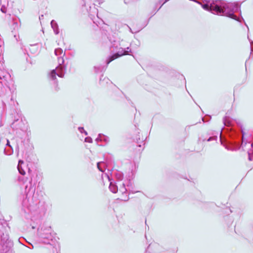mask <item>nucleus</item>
Instances as JSON below:
<instances>
[{
  "instance_id": "obj_1",
  "label": "nucleus",
  "mask_w": 253,
  "mask_h": 253,
  "mask_svg": "<svg viewBox=\"0 0 253 253\" xmlns=\"http://www.w3.org/2000/svg\"><path fill=\"white\" fill-rule=\"evenodd\" d=\"M128 54V51L125 50L123 52H119L118 53H115L110 56L109 58L108 61L107 62V64H109L110 62L115 60L116 59L121 57L123 55H126Z\"/></svg>"
},
{
  "instance_id": "obj_2",
  "label": "nucleus",
  "mask_w": 253,
  "mask_h": 253,
  "mask_svg": "<svg viewBox=\"0 0 253 253\" xmlns=\"http://www.w3.org/2000/svg\"><path fill=\"white\" fill-rule=\"evenodd\" d=\"M57 253L56 249L51 245L43 248V253Z\"/></svg>"
},
{
  "instance_id": "obj_3",
  "label": "nucleus",
  "mask_w": 253,
  "mask_h": 253,
  "mask_svg": "<svg viewBox=\"0 0 253 253\" xmlns=\"http://www.w3.org/2000/svg\"><path fill=\"white\" fill-rule=\"evenodd\" d=\"M211 10L215 11L217 14L223 13V9L217 5H211Z\"/></svg>"
},
{
  "instance_id": "obj_4",
  "label": "nucleus",
  "mask_w": 253,
  "mask_h": 253,
  "mask_svg": "<svg viewBox=\"0 0 253 253\" xmlns=\"http://www.w3.org/2000/svg\"><path fill=\"white\" fill-rule=\"evenodd\" d=\"M51 76L52 79H56V73L54 70L52 71V72L51 73Z\"/></svg>"
},
{
  "instance_id": "obj_5",
  "label": "nucleus",
  "mask_w": 253,
  "mask_h": 253,
  "mask_svg": "<svg viewBox=\"0 0 253 253\" xmlns=\"http://www.w3.org/2000/svg\"><path fill=\"white\" fill-rule=\"evenodd\" d=\"M97 168H98V169L100 170V171H102L99 168V163H97Z\"/></svg>"
},
{
  "instance_id": "obj_6",
  "label": "nucleus",
  "mask_w": 253,
  "mask_h": 253,
  "mask_svg": "<svg viewBox=\"0 0 253 253\" xmlns=\"http://www.w3.org/2000/svg\"><path fill=\"white\" fill-rule=\"evenodd\" d=\"M19 172L20 173H21L22 174H23V175L24 174L25 172H23V171H21L19 169Z\"/></svg>"
},
{
  "instance_id": "obj_7",
  "label": "nucleus",
  "mask_w": 253,
  "mask_h": 253,
  "mask_svg": "<svg viewBox=\"0 0 253 253\" xmlns=\"http://www.w3.org/2000/svg\"><path fill=\"white\" fill-rule=\"evenodd\" d=\"M19 172L20 173H21L22 174H23V175L24 174L25 172H23V171H21L19 169Z\"/></svg>"
},
{
  "instance_id": "obj_8",
  "label": "nucleus",
  "mask_w": 253,
  "mask_h": 253,
  "mask_svg": "<svg viewBox=\"0 0 253 253\" xmlns=\"http://www.w3.org/2000/svg\"><path fill=\"white\" fill-rule=\"evenodd\" d=\"M112 187L114 188V189H115V187L114 186H110V188H112ZM114 193H116V190L115 189H114V191H113Z\"/></svg>"
},
{
  "instance_id": "obj_9",
  "label": "nucleus",
  "mask_w": 253,
  "mask_h": 253,
  "mask_svg": "<svg viewBox=\"0 0 253 253\" xmlns=\"http://www.w3.org/2000/svg\"><path fill=\"white\" fill-rule=\"evenodd\" d=\"M33 229H34L35 228V227L34 226H32V227Z\"/></svg>"
},
{
  "instance_id": "obj_10",
  "label": "nucleus",
  "mask_w": 253,
  "mask_h": 253,
  "mask_svg": "<svg viewBox=\"0 0 253 253\" xmlns=\"http://www.w3.org/2000/svg\"><path fill=\"white\" fill-rule=\"evenodd\" d=\"M205 6H205V8H207V6H208V5H206Z\"/></svg>"
},
{
  "instance_id": "obj_11",
  "label": "nucleus",
  "mask_w": 253,
  "mask_h": 253,
  "mask_svg": "<svg viewBox=\"0 0 253 253\" xmlns=\"http://www.w3.org/2000/svg\"><path fill=\"white\" fill-rule=\"evenodd\" d=\"M205 6H205V8H207V6H208V5H206Z\"/></svg>"
}]
</instances>
